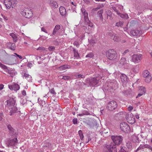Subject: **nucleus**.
<instances>
[{"label":"nucleus","instance_id":"obj_10","mask_svg":"<svg viewBox=\"0 0 152 152\" xmlns=\"http://www.w3.org/2000/svg\"><path fill=\"white\" fill-rule=\"evenodd\" d=\"M107 107L109 110L113 111L117 107V103L114 101H111L108 103Z\"/></svg>","mask_w":152,"mask_h":152},{"label":"nucleus","instance_id":"obj_19","mask_svg":"<svg viewBox=\"0 0 152 152\" xmlns=\"http://www.w3.org/2000/svg\"><path fill=\"white\" fill-rule=\"evenodd\" d=\"M121 80L124 84H126L127 82V76L124 74H122L121 76Z\"/></svg>","mask_w":152,"mask_h":152},{"label":"nucleus","instance_id":"obj_2","mask_svg":"<svg viewBox=\"0 0 152 152\" xmlns=\"http://www.w3.org/2000/svg\"><path fill=\"white\" fill-rule=\"evenodd\" d=\"M104 152H117L116 146L113 143L106 144L104 147Z\"/></svg>","mask_w":152,"mask_h":152},{"label":"nucleus","instance_id":"obj_37","mask_svg":"<svg viewBox=\"0 0 152 152\" xmlns=\"http://www.w3.org/2000/svg\"><path fill=\"white\" fill-rule=\"evenodd\" d=\"M126 146L129 149L131 148L132 147V143L129 141L127 142L126 143Z\"/></svg>","mask_w":152,"mask_h":152},{"label":"nucleus","instance_id":"obj_41","mask_svg":"<svg viewBox=\"0 0 152 152\" xmlns=\"http://www.w3.org/2000/svg\"><path fill=\"white\" fill-rule=\"evenodd\" d=\"M106 35L111 37V38L113 37V36H114L113 32L112 31H109L106 33Z\"/></svg>","mask_w":152,"mask_h":152},{"label":"nucleus","instance_id":"obj_5","mask_svg":"<svg viewBox=\"0 0 152 152\" xmlns=\"http://www.w3.org/2000/svg\"><path fill=\"white\" fill-rule=\"evenodd\" d=\"M106 56L110 60H114L116 58L117 55L114 50H110L106 53Z\"/></svg>","mask_w":152,"mask_h":152},{"label":"nucleus","instance_id":"obj_13","mask_svg":"<svg viewBox=\"0 0 152 152\" xmlns=\"http://www.w3.org/2000/svg\"><path fill=\"white\" fill-rule=\"evenodd\" d=\"M7 127L8 129L9 134L11 136H16V132L15 130L10 124L7 125Z\"/></svg>","mask_w":152,"mask_h":152},{"label":"nucleus","instance_id":"obj_33","mask_svg":"<svg viewBox=\"0 0 152 152\" xmlns=\"http://www.w3.org/2000/svg\"><path fill=\"white\" fill-rule=\"evenodd\" d=\"M90 115V113L88 111H87L86 110H84L83 111V113H82L80 114H79V115L82 116L84 115Z\"/></svg>","mask_w":152,"mask_h":152},{"label":"nucleus","instance_id":"obj_43","mask_svg":"<svg viewBox=\"0 0 152 152\" xmlns=\"http://www.w3.org/2000/svg\"><path fill=\"white\" fill-rule=\"evenodd\" d=\"M116 26L118 27H122L123 26V23L121 21H120L116 23Z\"/></svg>","mask_w":152,"mask_h":152},{"label":"nucleus","instance_id":"obj_22","mask_svg":"<svg viewBox=\"0 0 152 152\" xmlns=\"http://www.w3.org/2000/svg\"><path fill=\"white\" fill-rule=\"evenodd\" d=\"M50 5L53 8H57L58 7V5L57 2L53 1H50Z\"/></svg>","mask_w":152,"mask_h":152},{"label":"nucleus","instance_id":"obj_29","mask_svg":"<svg viewBox=\"0 0 152 152\" xmlns=\"http://www.w3.org/2000/svg\"><path fill=\"white\" fill-rule=\"evenodd\" d=\"M142 75L144 77H146L148 76L151 75L150 72L147 70H145L143 72Z\"/></svg>","mask_w":152,"mask_h":152},{"label":"nucleus","instance_id":"obj_49","mask_svg":"<svg viewBox=\"0 0 152 152\" xmlns=\"http://www.w3.org/2000/svg\"><path fill=\"white\" fill-rule=\"evenodd\" d=\"M106 13L108 16L111 17L112 13L110 11L108 10L106 11Z\"/></svg>","mask_w":152,"mask_h":152},{"label":"nucleus","instance_id":"obj_9","mask_svg":"<svg viewBox=\"0 0 152 152\" xmlns=\"http://www.w3.org/2000/svg\"><path fill=\"white\" fill-rule=\"evenodd\" d=\"M111 138L113 140V144L119 145L122 142L123 138L121 136H112Z\"/></svg>","mask_w":152,"mask_h":152},{"label":"nucleus","instance_id":"obj_59","mask_svg":"<svg viewBox=\"0 0 152 152\" xmlns=\"http://www.w3.org/2000/svg\"><path fill=\"white\" fill-rule=\"evenodd\" d=\"M143 94H143L142 93H140L138 94V95H137V96L136 97V98H138L139 97L141 96Z\"/></svg>","mask_w":152,"mask_h":152},{"label":"nucleus","instance_id":"obj_23","mask_svg":"<svg viewBox=\"0 0 152 152\" xmlns=\"http://www.w3.org/2000/svg\"><path fill=\"white\" fill-rule=\"evenodd\" d=\"M10 35L12 38L14 42H16L18 41V38L16 34L14 33H10Z\"/></svg>","mask_w":152,"mask_h":152},{"label":"nucleus","instance_id":"obj_11","mask_svg":"<svg viewBox=\"0 0 152 152\" xmlns=\"http://www.w3.org/2000/svg\"><path fill=\"white\" fill-rule=\"evenodd\" d=\"M120 127L122 131L124 132L127 133L129 131L130 128L126 123L122 122L120 124Z\"/></svg>","mask_w":152,"mask_h":152},{"label":"nucleus","instance_id":"obj_17","mask_svg":"<svg viewBox=\"0 0 152 152\" xmlns=\"http://www.w3.org/2000/svg\"><path fill=\"white\" fill-rule=\"evenodd\" d=\"M23 78L26 79L28 82L32 81L31 76L28 74L26 73H24L22 74Z\"/></svg>","mask_w":152,"mask_h":152},{"label":"nucleus","instance_id":"obj_53","mask_svg":"<svg viewBox=\"0 0 152 152\" xmlns=\"http://www.w3.org/2000/svg\"><path fill=\"white\" fill-rule=\"evenodd\" d=\"M99 9L104 7V5L103 4H99L97 6Z\"/></svg>","mask_w":152,"mask_h":152},{"label":"nucleus","instance_id":"obj_30","mask_svg":"<svg viewBox=\"0 0 152 152\" xmlns=\"http://www.w3.org/2000/svg\"><path fill=\"white\" fill-rule=\"evenodd\" d=\"M103 12V10H101L98 12V15L100 19L102 20H103V17L102 16V14Z\"/></svg>","mask_w":152,"mask_h":152},{"label":"nucleus","instance_id":"obj_63","mask_svg":"<svg viewBox=\"0 0 152 152\" xmlns=\"http://www.w3.org/2000/svg\"><path fill=\"white\" fill-rule=\"evenodd\" d=\"M99 10V9L98 8V7L97 6L96 7L93 9V10L94 11H97V10Z\"/></svg>","mask_w":152,"mask_h":152},{"label":"nucleus","instance_id":"obj_15","mask_svg":"<svg viewBox=\"0 0 152 152\" xmlns=\"http://www.w3.org/2000/svg\"><path fill=\"white\" fill-rule=\"evenodd\" d=\"M5 5L8 9L10 8L12 6L13 8V6H14L15 3L13 1L12 2L10 0H5Z\"/></svg>","mask_w":152,"mask_h":152},{"label":"nucleus","instance_id":"obj_39","mask_svg":"<svg viewBox=\"0 0 152 152\" xmlns=\"http://www.w3.org/2000/svg\"><path fill=\"white\" fill-rule=\"evenodd\" d=\"M89 42L92 46L94 45L96 43L95 40L93 39L89 40Z\"/></svg>","mask_w":152,"mask_h":152},{"label":"nucleus","instance_id":"obj_57","mask_svg":"<svg viewBox=\"0 0 152 152\" xmlns=\"http://www.w3.org/2000/svg\"><path fill=\"white\" fill-rule=\"evenodd\" d=\"M80 62L81 61L79 62V63H77V62H74L73 64L75 66H79L80 65Z\"/></svg>","mask_w":152,"mask_h":152},{"label":"nucleus","instance_id":"obj_58","mask_svg":"<svg viewBox=\"0 0 152 152\" xmlns=\"http://www.w3.org/2000/svg\"><path fill=\"white\" fill-rule=\"evenodd\" d=\"M72 122L74 124H76L77 123V119H74L72 120Z\"/></svg>","mask_w":152,"mask_h":152},{"label":"nucleus","instance_id":"obj_14","mask_svg":"<svg viewBox=\"0 0 152 152\" xmlns=\"http://www.w3.org/2000/svg\"><path fill=\"white\" fill-rule=\"evenodd\" d=\"M9 89L11 90L17 91L20 89L19 85L17 83H13L12 84L8 85Z\"/></svg>","mask_w":152,"mask_h":152},{"label":"nucleus","instance_id":"obj_40","mask_svg":"<svg viewBox=\"0 0 152 152\" xmlns=\"http://www.w3.org/2000/svg\"><path fill=\"white\" fill-rule=\"evenodd\" d=\"M60 77L62 79H63L64 80H68L71 78L70 76H63L61 75Z\"/></svg>","mask_w":152,"mask_h":152},{"label":"nucleus","instance_id":"obj_46","mask_svg":"<svg viewBox=\"0 0 152 152\" xmlns=\"http://www.w3.org/2000/svg\"><path fill=\"white\" fill-rule=\"evenodd\" d=\"M120 16L122 18H127V17H128V15L127 14H121L120 15Z\"/></svg>","mask_w":152,"mask_h":152},{"label":"nucleus","instance_id":"obj_55","mask_svg":"<svg viewBox=\"0 0 152 152\" xmlns=\"http://www.w3.org/2000/svg\"><path fill=\"white\" fill-rule=\"evenodd\" d=\"M133 107L132 106L130 105L128 107V110L129 111H131L133 109Z\"/></svg>","mask_w":152,"mask_h":152},{"label":"nucleus","instance_id":"obj_20","mask_svg":"<svg viewBox=\"0 0 152 152\" xmlns=\"http://www.w3.org/2000/svg\"><path fill=\"white\" fill-rule=\"evenodd\" d=\"M59 12L61 15L62 16H64L66 14V11L65 8L62 7L61 6L60 7Z\"/></svg>","mask_w":152,"mask_h":152},{"label":"nucleus","instance_id":"obj_34","mask_svg":"<svg viewBox=\"0 0 152 152\" xmlns=\"http://www.w3.org/2000/svg\"><path fill=\"white\" fill-rule=\"evenodd\" d=\"M111 38L113 39L114 41L117 42L119 41L120 40V38L117 36L116 35H114L113 37H112Z\"/></svg>","mask_w":152,"mask_h":152},{"label":"nucleus","instance_id":"obj_52","mask_svg":"<svg viewBox=\"0 0 152 152\" xmlns=\"http://www.w3.org/2000/svg\"><path fill=\"white\" fill-rule=\"evenodd\" d=\"M73 45L75 46H76L77 47H78L80 45L79 43L77 41H75L74 42Z\"/></svg>","mask_w":152,"mask_h":152},{"label":"nucleus","instance_id":"obj_12","mask_svg":"<svg viewBox=\"0 0 152 152\" xmlns=\"http://www.w3.org/2000/svg\"><path fill=\"white\" fill-rule=\"evenodd\" d=\"M18 143V140L17 138L10 139L7 142V145L8 147L15 146Z\"/></svg>","mask_w":152,"mask_h":152},{"label":"nucleus","instance_id":"obj_7","mask_svg":"<svg viewBox=\"0 0 152 152\" xmlns=\"http://www.w3.org/2000/svg\"><path fill=\"white\" fill-rule=\"evenodd\" d=\"M142 56L141 54H134L131 57L132 61L135 64L138 63L141 60Z\"/></svg>","mask_w":152,"mask_h":152},{"label":"nucleus","instance_id":"obj_18","mask_svg":"<svg viewBox=\"0 0 152 152\" xmlns=\"http://www.w3.org/2000/svg\"><path fill=\"white\" fill-rule=\"evenodd\" d=\"M129 61H127L125 58H122L120 61V63L121 64L123 65L126 68V66L129 64Z\"/></svg>","mask_w":152,"mask_h":152},{"label":"nucleus","instance_id":"obj_54","mask_svg":"<svg viewBox=\"0 0 152 152\" xmlns=\"http://www.w3.org/2000/svg\"><path fill=\"white\" fill-rule=\"evenodd\" d=\"M37 50H45V49L44 48L42 47H39V48H38L37 49Z\"/></svg>","mask_w":152,"mask_h":152},{"label":"nucleus","instance_id":"obj_48","mask_svg":"<svg viewBox=\"0 0 152 152\" xmlns=\"http://www.w3.org/2000/svg\"><path fill=\"white\" fill-rule=\"evenodd\" d=\"M26 102V100L24 99H22L20 100V103L23 105H24Z\"/></svg>","mask_w":152,"mask_h":152},{"label":"nucleus","instance_id":"obj_8","mask_svg":"<svg viewBox=\"0 0 152 152\" xmlns=\"http://www.w3.org/2000/svg\"><path fill=\"white\" fill-rule=\"evenodd\" d=\"M126 118L128 122L130 124H133L135 122L134 116L131 113L127 114L126 115Z\"/></svg>","mask_w":152,"mask_h":152},{"label":"nucleus","instance_id":"obj_28","mask_svg":"<svg viewBox=\"0 0 152 152\" xmlns=\"http://www.w3.org/2000/svg\"><path fill=\"white\" fill-rule=\"evenodd\" d=\"M132 140L134 142H138L140 140L138 137L135 135H133L132 137Z\"/></svg>","mask_w":152,"mask_h":152},{"label":"nucleus","instance_id":"obj_64","mask_svg":"<svg viewBox=\"0 0 152 152\" xmlns=\"http://www.w3.org/2000/svg\"><path fill=\"white\" fill-rule=\"evenodd\" d=\"M4 85L2 84L0 85V90L4 88Z\"/></svg>","mask_w":152,"mask_h":152},{"label":"nucleus","instance_id":"obj_32","mask_svg":"<svg viewBox=\"0 0 152 152\" xmlns=\"http://www.w3.org/2000/svg\"><path fill=\"white\" fill-rule=\"evenodd\" d=\"M145 80L146 82L147 83H149L151 81L152 77L151 75L150 76H148L146 77H145Z\"/></svg>","mask_w":152,"mask_h":152},{"label":"nucleus","instance_id":"obj_35","mask_svg":"<svg viewBox=\"0 0 152 152\" xmlns=\"http://www.w3.org/2000/svg\"><path fill=\"white\" fill-rule=\"evenodd\" d=\"M94 56V55L93 53L91 52L88 54L87 55H86V58H93Z\"/></svg>","mask_w":152,"mask_h":152},{"label":"nucleus","instance_id":"obj_3","mask_svg":"<svg viewBox=\"0 0 152 152\" xmlns=\"http://www.w3.org/2000/svg\"><path fill=\"white\" fill-rule=\"evenodd\" d=\"M101 75L96 77H92L89 78L87 80L86 83L90 86H94L97 84L99 82V80L102 78L101 76Z\"/></svg>","mask_w":152,"mask_h":152},{"label":"nucleus","instance_id":"obj_62","mask_svg":"<svg viewBox=\"0 0 152 152\" xmlns=\"http://www.w3.org/2000/svg\"><path fill=\"white\" fill-rule=\"evenodd\" d=\"M32 66V64L31 63H28L27 64V66L31 68Z\"/></svg>","mask_w":152,"mask_h":152},{"label":"nucleus","instance_id":"obj_42","mask_svg":"<svg viewBox=\"0 0 152 152\" xmlns=\"http://www.w3.org/2000/svg\"><path fill=\"white\" fill-rule=\"evenodd\" d=\"M75 76L77 78H83L85 77V76L83 75H81V74H76L75 75Z\"/></svg>","mask_w":152,"mask_h":152},{"label":"nucleus","instance_id":"obj_60","mask_svg":"<svg viewBox=\"0 0 152 152\" xmlns=\"http://www.w3.org/2000/svg\"><path fill=\"white\" fill-rule=\"evenodd\" d=\"M14 54L16 56L18 57L19 58H20V59L22 58V57L21 56L15 53Z\"/></svg>","mask_w":152,"mask_h":152},{"label":"nucleus","instance_id":"obj_56","mask_svg":"<svg viewBox=\"0 0 152 152\" xmlns=\"http://www.w3.org/2000/svg\"><path fill=\"white\" fill-rule=\"evenodd\" d=\"M41 30L42 31H43L46 33H48V32L47 31L46 29L44 27H42L41 28Z\"/></svg>","mask_w":152,"mask_h":152},{"label":"nucleus","instance_id":"obj_24","mask_svg":"<svg viewBox=\"0 0 152 152\" xmlns=\"http://www.w3.org/2000/svg\"><path fill=\"white\" fill-rule=\"evenodd\" d=\"M73 52L74 54V57L76 59H78L80 56L78 53V50L74 48H73Z\"/></svg>","mask_w":152,"mask_h":152},{"label":"nucleus","instance_id":"obj_21","mask_svg":"<svg viewBox=\"0 0 152 152\" xmlns=\"http://www.w3.org/2000/svg\"><path fill=\"white\" fill-rule=\"evenodd\" d=\"M61 26L59 25H57L55 26L53 30V34L50 36H53V35H55L56 33V32L60 29Z\"/></svg>","mask_w":152,"mask_h":152},{"label":"nucleus","instance_id":"obj_4","mask_svg":"<svg viewBox=\"0 0 152 152\" xmlns=\"http://www.w3.org/2000/svg\"><path fill=\"white\" fill-rule=\"evenodd\" d=\"M81 10L83 15L84 16L85 25L86 26L87 25L91 27H92L93 26V24L89 20L88 16V12L86 11V10L83 8H82Z\"/></svg>","mask_w":152,"mask_h":152},{"label":"nucleus","instance_id":"obj_51","mask_svg":"<svg viewBox=\"0 0 152 152\" xmlns=\"http://www.w3.org/2000/svg\"><path fill=\"white\" fill-rule=\"evenodd\" d=\"M49 92L52 94L54 95H56V93L54 90L53 88L51 89L50 90Z\"/></svg>","mask_w":152,"mask_h":152},{"label":"nucleus","instance_id":"obj_25","mask_svg":"<svg viewBox=\"0 0 152 152\" xmlns=\"http://www.w3.org/2000/svg\"><path fill=\"white\" fill-rule=\"evenodd\" d=\"M38 102H39V104L42 107H45L47 105V104L46 101L41 100L39 101V99H38Z\"/></svg>","mask_w":152,"mask_h":152},{"label":"nucleus","instance_id":"obj_6","mask_svg":"<svg viewBox=\"0 0 152 152\" xmlns=\"http://www.w3.org/2000/svg\"><path fill=\"white\" fill-rule=\"evenodd\" d=\"M21 14L26 18H29L33 15L32 10L28 8H25L21 12Z\"/></svg>","mask_w":152,"mask_h":152},{"label":"nucleus","instance_id":"obj_38","mask_svg":"<svg viewBox=\"0 0 152 152\" xmlns=\"http://www.w3.org/2000/svg\"><path fill=\"white\" fill-rule=\"evenodd\" d=\"M122 93L125 96H127L129 95V93L128 91L127 90H125L123 91L122 92Z\"/></svg>","mask_w":152,"mask_h":152},{"label":"nucleus","instance_id":"obj_26","mask_svg":"<svg viewBox=\"0 0 152 152\" xmlns=\"http://www.w3.org/2000/svg\"><path fill=\"white\" fill-rule=\"evenodd\" d=\"M71 68V66L68 65H64L61 66L59 67V69L61 70H64L66 69H70Z\"/></svg>","mask_w":152,"mask_h":152},{"label":"nucleus","instance_id":"obj_1","mask_svg":"<svg viewBox=\"0 0 152 152\" xmlns=\"http://www.w3.org/2000/svg\"><path fill=\"white\" fill-rule=\"evenodd\" d=\"M15 100L13 98H11L7 100V105L10 107L9 115L13 117H15L17 113H19L20 111H18L15 104Z\"/></svg>","mask_w":152,"mask_h":152},{"label":"nucleus","instance_id":"obj_50","mask_svg":"<svg viewBox=\"0 0 152 152\" xmlns=\"http://www.w3.org/2000/svg\"><path fill=\"white\" fill-rule=\"evenodd\" d=\"M55 47L53 46H50L48 48V49L50 51H53L55 49Z\"/></svg>","mask_w":152,"mask_h":152},{"label":"nucleus","instance_id":"obj_47","mask_svg":"<svg viewBox=\"0 0 152 152\" xmlns=\"http://www.w3.org/2000/svg\"><path fill=\"white\" fill-rule=\"evenodd\" d=\"M0 67H1L3 69H5L7 68V66L4 65L2 64L0 62Z\"/></svg>","mask_w":152,"mask_h":152},{"label":"nucleus","instance_id":"obj_31","mask_svg":"<svg viewBox=\"0 0 152 152\" xmlns=\"http://www.w3.org/2000/svg\"><path fill=\"white\" fill-rule=\"evenodd\" d=\"M139 90L140 91V92L145 94L146 92L145 88L143 86H140L139 87Z\"/></svg>","mask_w":152,"mask_h":152},{"label":"nucleus","instance_id":"obj_16","mask_svg":"<svg viewBox=\"0 0 152 152\" xmlns=\"http://www.w3.org/2000/svg\"><path fill=\"white\" fill-rule=\"evenodd\" d=\"M131 34L133 36L140 35L142 34V31L140 30H132L130 32Z\"/></svg>","mask_w":152,"mask_h":152},{"label":"nucleus","instance_id":"obj_45","mask_svg":"<svg viewBox=\"0 0 152 152\" xmlns=\"http://www.w3.org/2000/svg\"><path fill=\"white\" fill-rule=\"evenodd\" d=\"M144 148H147L150 149L152 151V148L150 145L148 144L144 145Z\"/></svg>","mask_w":152,"mask_h":152},{"label":"nucleus","instance_id":"obj_27","mask_svg":"<svg viewBox=\"0 0 152 152\" xmlns=\"http://www.w3.org/2000/svg\"><path fill=\"white\" fill-rule=\"evenodd\" d=\"M7 46L11 50H15V45L14 43L10 42L8 44Z\"/></svg>","mask_w":152,"mask_h":152},{"label":"nucleus","instance_id":"obj_61","mask_svg":"<svg viewBox=\"0 0 152 152\" xmlns=\"http://www.w3.org/2000/svg\"><path fill=\"white\" fill-rule=\"evenodd\" d=\"M119 152H126V151L123 149L122 147L120 150L119 151Z\"/></svg>","mask_w":152,"mask_h":152},{"label":"nucleus","instance_id":"obj_36","mask_svg":"<svg viewBox=\"0 0 152 152\" xmlns=\"http://www.w3.org/2000/svg\"><path fill=\"white\" fill-rule=\"evenodd\" d=\"M78 133L80 136V139L81 140H82L84 137L82 131L81 130H79L78 131Z\"/></svg>","mask_w":152,"mask_h":152},{"label":"nucleus","instance_id":"obj_44","mask_svg":"<svg viewBox=\"0 0 152 152\" xmlns=\"http://www.w3.org/2000/svg\"><path fill=\"white\" fill-rule=\"evenodd\" d=\"M144 146L142 145H140V146L138 147V148L136 149V152L138 151L139 150H141V149H144Z\"/></svg>","mask_w":152,"mask_h":152}]
</instances>
